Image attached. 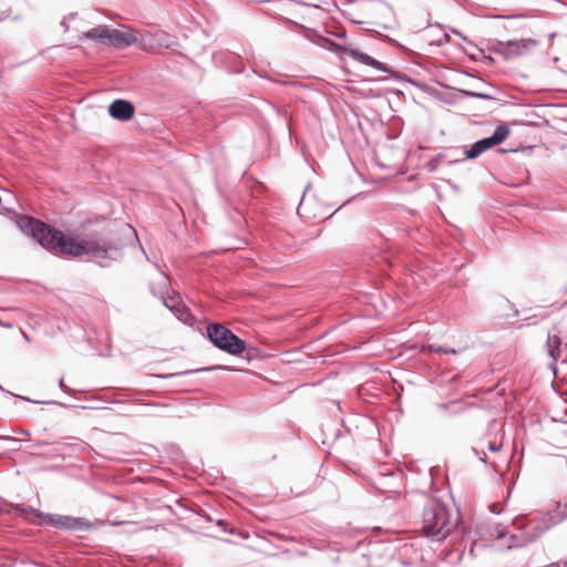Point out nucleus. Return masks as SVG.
Masks as SVG:
<instances>
[{
    "label": "nucleus",
    "mask_w": 567,
    "mask_h": 567,
    "mask_svg": "<svg viewBox=\"0 0 567 567\" xmlns=\"http://www.w3.org/2000/svg\"><path fill=\"white\" fill-rule=\"evenodd\" d=\"M124 229L128 233H135L131 226H125Z\"/></svg>",
    "instance_id": "cd10ccee"
},
{
    "label": "nucleus",
    "mask_w": 567,
    "mask_h": 567,
    "mask_svg": "<svg viewBox=\"0 0 567 567\" xmlns=\"http://www.w3.org/2000/svg\"><path fill=\"white\" fill-rule=\"evenodd\" d=\"M48 444H49V442H47V441L35 440V441H33V444H32V445H33L34 447H42V446H45V445H48Z\"/></svg>",
    "instance_id": "4be33fe9"
},
{
    "label": "nucleus",
    "mask_w": 567,
    "mask_h": 567,
    "mask_svg": "<svg viewBox=\"0 0 567 567\" xmlns=\"http://www.w3.org/2000/svg\"><path fill=\"white\" fill-rule=\"evenodd\" d=\"M25 513H32L34 514L38 518H41V519H45V516H47V513H43L41 512L40 509H37L32 506H28L27 505V509H25Z\"/></svg>",
    "instance_id": "a211bd4d"
},
{
    "label": "nucleus",
    "mask_w": 567,
    "mask_h": 567,
    "mask_svg": "<svg viewBox=\"0 0 567 567\" xmlns=\"http://www.w3.org/2000/svg\"><path fill=\"white\" fill-rule=\"evenodd\" d=\"M134 105L126 100L117 99L109 106V114L118 121H128L134 116Z\"/></svg>",
    "instance_id": "f8f14e48"
},
{
    "label": "nucleus",
    "mask_w": 567,
    "mask_h": 567,
    "mask_svg": "<svg viewBox=\"0 0 567 567\" xmlns=\"http://www.w3.org/2000/svg\"><path fill=\"white\" fill-rule=\"evenodd\" d=\"M460 94L463 97H475L481 100H495V97L489 93L484 92H474L468 90H460Z\"/></svg>",
    "instance_id": "dca6fc26"
},
{
    "label": "nucleus",
    "mask_w": 567,
    "mask_h": 567,
    "mask_svg": "<svg viewBox=\"0 0 567 567\" xmlns=\"http://www.w3.org/2000/svg\"><path fill=\"white\" fill-rule=\"evenodd\" d=\"M334 35H336L337 38H344V37H346V32L336 33Z\"/></svg>",
    "instance_id": "c756f323"
},
{
    "label": "nucleus",
    "mask_w": 567,
    "mask_h": 567,
    "mask_svg": "<svg viewBox=\"0 0 567 567\" xmlns=\"http://www.w3.org/2000/svg\"><path fill=\"white\" fill-rule=\"evenodd\" d=\"M18 398H20L21 400H24V401H28V402H33V403H43L42 401H33L27 396H22V395H18ZM48 403H51V404H59V405H62L61 403L56 402V401H49Z\"/></svg>",
    "instance_id": "6ab92c4d"
},
{
    "label": "nucleus",
    "mask_w": 567,
    "mask_h": 567,
    "mask_svg": "<svg viewBox=\"0 0 567 567\" xmlns=\"http://www.w3.org/2000/svg\"><path fill=\"white\" fill-rule=\"evenodd\" d=\"M137 42L138 38L135 30L128 27H124L123 30L110 28L107 47H112L116 50H123Z\"/></svg>",
    "instance_id": "9b49d317"
},
{
    "label": "nucleus",
    "mask_w": 567,
    "mask_h": 567,
    "mask_svg": "<svg viewBox=\"0 0 567 567\" xmlns=\"http://www.w3.org/2000/svg\"><path fill=\"white\" fill-rule=\"evenodd\" d=\"M16 224L41 247L59 255L72 257L91 255L102 268H107L112 261H120L123 258L124 244L121 241L91 239L82 244L62 230L29 215H16Z\"/></svg>",
    "instance_id": "f257e3e1"
},
{
    "label": "nucleus",
    "mask_w": 567,
    "mask_h": 567,
    "mask_svg": "<svg viewBox=\"0 0 567 567\" xmlns=\"http://www.w3.org/2000/svg\"><path fill=\"white\" fill-rule=\"evenodd\" d=\"M323 47L326 45H329V47H333L347 54H349L353 60H355L357 62H360L362 64H365V65H369V66H372L373 69H377L379 71H382V72H385V73H389L391 75H393L395 79H399V80H402V78L392 69L390 68L389 65L378 61L377 59L363 53V52H360L358 49H353V48H348V47H343V45H339L337 44L336 42L329 40V39H322V44Z\"/></svg>",
    "instance_id": "0eeeda50"
},
{
    "label": "nucleus",
    "mask_w": 567,
    "mask_h": 567,
    "mask_svg": "<svg viewBox=\"0 0 567 567\" xmlns=\"http://www.w3.org/2000/svg\"><path fill=\"white\" fill-rule=\"evenodd\" d=\"M166 299H167V301H168V306H173L174 303H177V302L175 301V298H174V297H169V298H166Z\"/></svg>",
    "instance_id": "393cba45"
},
{
    "label": "nucleus",
    "mask_w": 567,
    "mask_h": 567,
    "mask_svg": "<svg viewBox=\"0 0 567 567\" xmlns=\"http://www.w3.org/2000/svg\"><path fill=\"white\" fill-rule=\"evenodd\" d=\"M455 351L454 350H451V349H444L443 353L444 354H447V353H454Z\"/></svg>",
    "instance_id": "7c9ffc66"
},
{
    "label": "nucleus",
    "mask_w": 567,
    "mask_h": 567,
    "mask_svg": "<svg viewBox=\"0 0 567 567\" xmlns=\"http://www.w3.org/2000/svg\"><path fill=\"white\" fill-rule=\"evenodd\" d=\"M458 511L440 498L422 495V530L432 540H444L460 524Z\"/></svg>",
    "instance_id": "f03ea898"
},
{
    "label": "nucleus",
    "mask_w": 567,
    "mask_h": 567,
    "mask_svg": "<svg viewBox=\"0 0 567 567\" xmlns=\"http://www.w3.org/2000/svg\"><path fill=\"white\" fill-rule=\"evenodd\" d=\"M49 524H51L55 528H60L63 530L74 532V530H81L85 532L89 530L92 526V524L82 517H73L68 515H61V514H48L45 516V519Z\"/></svg>",
    "instance_id": "9d476101"
},
{
    "label": "nucleus",
    "mask_w": 567,
    "mask_h": 567,
    "mask_svg": "<svg viewBox=\"0 0 567 567\" xmlns=\"http://www.w3.org/2000/svg\"><path fill=\"white\" fill-rule=\"evenodd\" d=\"M509 132L511 131L506 124H499L496 126L494 133L491 136L476 141L468 148L466 146L462 147L463 157L449 159L447 165L478 157L481 154L492 148L493 146L503 143L509 135Z\"/></svg>",
    "instance_id": "20e7f679"
},
{
    "label": "nucleus",
    "mask_w": 567,
    "mask_h": 567,
    "mask_svg": "<svg viewBox=\"0 0 567 567\" xmlns=\"http://www.w3.org/2000/svg\"><path fill=\"white\" fill-rule=\"evenodd\" d=\"M59 386H60V389H61L62 391H64V392H68V391H69V389H68V388H66V385L64 384V380H63V379H61V380H60V382H59Z\"/></svg>",
    "instance_id": "b1692460"
},
{
    "label": "nucleus",
    "mask_w": 567,
    "mask_h": 567,
    "mask_svg": "<svg viewBox=\"0 0 567 567\" xmlns=\"http://www.w3.org/2000/svg\"><path fill=\"white\" fill-rule=\"evenodd\" d=\"M512 308L514 310V316L518 317L519 316V311L513 305H512Z\"/></svg>",
    "instance_id": "c85d7f7f"
},
{
    "label": "nucleus",
    "mask_w": 567,
    "mask_h": 567,
    "mask_svg": "<svg viewBox=\"0 0 567 567\" xmlns=\"http://www.w3.org/2000/svg\"><path fill=\"white\" fill-rule=\"evenodd\" d=\"M0 567H3V566H0Z\"/></svg>",
    "instance_id": "e433bc0d"
},
{
    "label": "nucleus",
    "mask_w": 567,
    "mask_h": 567,
    "mask_svg": "<svg viewBox=\"0 0 567 567\" xmlns=\"http://www.w3.org/2000/svg\"><path fill=\"white\" fill-rule=\"evenodd\" d=\"M20 433H21V434L29 435V431H27V430H21V431H20Z\"/></svg>",
    "instance_id": "72a5a7b5"
},
{
    "label": "nucleus",
    "mask_w": 567,
    "mask_h": 567,
    "mask_svg": "<svg viewBox=\"0 0 567 567\" xmlns=\"http://www.w3.org/2000/svg\"><path fill=\"white\" fill-rule=\"evenodd\" d=\"M482 454H483V457H481V461H482L483 463H486V454H485V452H482Z\"/></svg>",
    "instance_id": "473e14b6"
},
{
    "label": "nucleus",
    "mask_w": 567,
    "mask_h": 567,
    "mask_svg": "<svg viewBox=\"0 0 567 567\" xmlns=\"http://www.w3.org/2000/svg\"><path fill=\"white\" fill-rule=\"evenodd\" d=\"M473 452H474L476 455H480V451H478V450L473 449Z\"/></svg>",
    "instance_id": "c9c22d12"
},
{
    "label": "nucleus",
    "mask_w": 567,
    "mask_h": 567,
    "mask_svg": "<svg viewBox=\"0 0 567 567\" xmlns=\"http://www.w3.org/2000/svg\"><path fill=\"white\" fill-rule=\"evenodd\" d=\"M567 517V502L561 506L559 503L557 506L545 514L544 520L548 525H556Z\"/></svg>",
    "instance_id": "4468645a"
},
{
    "label": "nucleus",
    "mask_w": 567,
    "mask_h": 567,
    "mask_svg": "<svg viewBox=\"0 0 567 567\" xmlns=\"http://www.w3.org/2000/svg\"><path fill=\"white\" fill-rule=\"evenodd\" d=\"M430 351L432 352H435V353H443L444 351V348L440 347V346H434V344H431L429 347Z\"/></svg>",
    "instance_id": "412c9836"
},
{
    "label": "nucleus",
    "mask_w": 567,
    "mask_h": 567,
    "mask_svg": "<svg viewBox=\"0 0 567 567\" xmlns=\"http://www.w3.org/2000/svg\"><path fill=\"white\" fill-rule=\"evenodd\" d=\"M23 337H24V339H25L27 341H30V339H29V337H28V334H27V333H23Z\"/></svg>",
    "instance_id": "f704fd0d"
},
{
    "label": "nucleus",
    "mask_w": 567,
    "mask_h": 567,
    "mask_svg": "<svg viewBox=\"0 0 567 567\" xmlns=\"http://www.w3.org/2000/svg\"><path fill=\"white\" fill-rule=\"evenodd\" d=\"M61 25L64 28V31H68L69 27L65 22V18L61 21Z\"/></svg>",
    "instance_id": "a878e982"
},
{
    "label": "nucleus",
    "mask_w": 567,
    "mask_h": 567,
    "mask_svg": "<svg viewBox=\"0 0 567 567\" xmlns=\"http://www.w3.org/2000/svg\"><path fill=\"white\" fill-rule=\"evenodd\" d=\"M205 337L216 349L234 357L241 355L247 348L245 340L220 322H209Z\"/></svg>",
    "instance_id": "7ed1b4c3"
},
{
    "label": "nucleus",
    "mask_w": 567,
    "mask_h": 567,
    "mask_svg": "<svg viewBox=\"0 0 567 567\" xmlns=\"http://www.w3.org/2000/svg\"><path fill=\"white\" fill-rule=\"evenodd\" d=\"M367 255L382 271H384L385 268L392 267L394 264L392 244L381 235L374 238L373 247Z\"/></svg>",
    "instance_id": "6e6552de"
},
{
    "label": "nucleus",
    "mask_w": 567,
    "mask_h": 567,
    "mask_svg": "<svg viewBox=\"0 0 567 567\" xmlns=\"http://www.w3.org/2000/svg\"><path fill=\"white\" fill-rule=\"evenodd\" d=\"M0 391L6 392V393H8V394H10V395H14L13 393H11V392H9V391L4 390V389H3V386H2L1 384H0Z\"/></svg>",
    "instance_id": "2f4dec72"
},
{
    "label": "nucleus",
    "mask_w": 567,
    "mask_h": 567,
    "mask_svg": "<svg viewBox=\"0 0 567 567\" xmlns=\"http://www.w3.org/2000/svg\"><path fill=\"white\" fill-rule=\"evenodd\" d=\"M0 440L2 441H11V442H18L19 440L13 437V436H9V435H0Z\"/></svg>",
    "instance_id": "5701e85b"
},
{
    "label": "nucleus",
    "mask_w": 567,
    "mask_h": 567,
    "mask_svg": "<svg viewBox=\"0 0 567 567\" xmlns=\"http://www.w3.org/2000/svg\"><path fill=\"white\" fill-rule=\"evenodd\" d=\"M567 334V306L560 308L555 316V322L548 332L546 347L554 362L560 357V346Z\"/></svg>",
    "instance_id": "39448f33"
},
{
    "label": "nucleus",
    "mask_w": 567,
    "mask_h": 567,
    "mask_svg": "<svg viewBox=\"0 0 567 567\" xmlns=\"http://www.w3.org/2000/svg\"><path fill=\"white\" fill-rule=\"evenodd\" d=\"M538 42L535 39H519L508 41H497L493 51L503 55L505 60L519 56L526 53L530 48L536 47Z\"/></svg>",
    "instance_id": "1a4fd4ad"
},
{
    "label": "nucleus",
    "mask_w": 567,
    "mask_h": 567,
    "mask_svg": "<svg viewBox=\"0 0 567 567\" xmlns=\"http://www.w3.org/2000/svg\"><path fill=\"white\" fill-rule=\"evenodd\" d=\"M168 289V278L166 275L161 274V280L157 285V288L154 284L150 285V290L153 296L159 297L163 300V305L174 313L176 319L185 323H192L195 318L192 315L190 310L184 303H174L173 306H168V301L164 296V292Z\"/></svg>",
    "instance_id": "423d86ee"
},
{
    "label": "nucleus",
    "mask_w": 567,
    "mask_h": 567,
    "mask_svg": "<svg viewBox=\"0 0 567 567\" xmlns=\"http://www.w3.org/2000/svg\"><path fill=\"white\" fill-rule=\"evenodd\" d=\"M227 369L228 368L224 367V365H214V367H208V368L186 370V371L176 372V373L156 374L155 377L158 378V379H171V378H175V377H179V375H186V374H192V373H197V372L214 371V370H227Z\"/></svg>",
    "instance_id": "2eb2a0df"
},
{
    "label": "nucleus",
    "mask_w": 567,
    "mask_h": 567,
    "mask_svg": "<svg viewBox=\"0 0 567 567\" xmlns=\"http://www.w3.org/2000/svg\"><path fill=\"white\" fill-rule=\"evenodd\" d=\"M272 110L279 115L281 113L280 109L276 105H271Z\"/></svg>",
    "instance_id": "bb28decb"
},
{
    "label": "nucleus",
    "mask_w": 567,
    "mask_h": 567,
    "mask_svg": "<svg viewBox=\"0 0 567 567\" xmlns=\"http://www.w3.org/2000/svg\"><path fill=\"white\" fill-rule=\"evenodd\" d=\"M6 505L8 506V508L2 509V512L8 513V514L11 512V509H14L19 513H25V509H27V505L22 504V503H20V504L6 503Z\"/></svg>",
    "instance_id": "f3484780"
},
{
    "label": "nucleus",
    "mask_w": 567,
    "mask_h": 567,
    "mask_svg": "<svg viewBox=\"0 0 567 567\" xmlns=\"http://www.w3.org/2000/svg\"><path fill=\"white\" fill-rule=\"evenodd\" d=\"M109 34L110 28L107 25H97L95 28L90 29L89 31L83 32L79 39L91 40L100 44L107 45Z\"/></svg>",
    "instance_id": "ddd939ff"
},
{
    "label": "nucleus",
    "mask_w": 567,
    "mask_h": 567,
    "mask_svg": "<svg viewBox=\"0 0 567 567\" xmlns=\"http://www.w3.org/2000/svg\"><path fill=\"white\" fill-rule=\"evenodd\" d=\"M501 446H502L501 444H496V443H492V442H489V443H488V445H487V447H488V450H489L491 452H497V451H499V450H501Z\"/></svg>",
    "instance_id": "aec40b11"
}]
</instances>
